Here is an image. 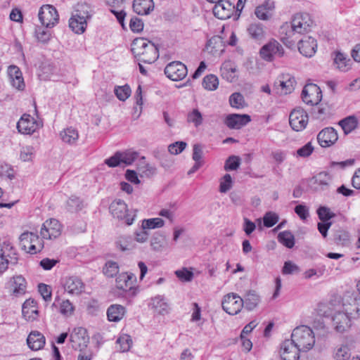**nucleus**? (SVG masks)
Instances as JSON below:
<instances>
[{
	"label": "nucleus",
	"instance_id": "obj_23",
	"mask_svg": "<svg viewBox=\"0 0 360 360\" xmlns=\"http://www.w3.org/2000/svg\"><path fill=\"white\" fill-rule=\"evenodd\" d=\"M22 314L27 321L36 320L39 316L37 302L32 299L25 300L22 307Z\"/></svg>",
	"mask_w": 360,
	"mask_h": 360
},
{
	"label": "nucleus",
	"instance_id": "obj_21",
	"mask_svg": "<svg viewBox=\"0 0 360 360\" xmlns=\"http://www.w3.org/2000/svg\"><path fill=\"white\" fill-rule=\"evenodd\" d=\"M9 288L12 294L15 297L22 295L26 292L27 282L22 276H16L11 278L9 281Z\"/></svg>",
	"mask_w": 360,
	"mask_h": 360
},
{
	"label": "nucleus",
	"instance_id": "obj_5",
	"mask_svg": "<svg viewBox=\"0 0 360 360\" xmlns=\"http://www.w3.org/2000/svg\"><path fill=\"white\" fill-rule=\"evenodd\" d=\"M244 306L243 299L238 294L230 292L223 297L221 307L230 315L238 314Z\"/></svg>",
	"mask_w": 360,
	"mask_h": 360
},
{
	"label": "nucleus",
	"instance_id": "obj_6",
	"mask_svg": "<svg viewBox=\"0 0 360 360\" xmlns=\"http://www.w3.org/2000/svg\"><path fill=\"white\" fill-rule=\"evenodd\" d=\"M20 244L21 248L30 254H35L40 252L44 248L42 241L39 236L32 232H24L20 236Z\"/></svg>",
	"mask_w": 360,
	"mask_h": 360
},
{
	"label": "nucleus",
	"instance_id": "obj_33",
	"mask_svg": "<svg viewBox=\"0 0 360 360\" xmlns=\"http://www.w3.org/2000/svg\"><path fill=\"white\" fill-rule=\"evenodd\" d=\"M152 309L155 310V312L160 314H165L169 311V304L165 300L164 297L161 295H158L151 299V302L150 303Z\"/></svg>",
	"mask_w": 360,
	"mask_h": 360
},
{
	"label": "nucleus",
	"instance_id": "obj_63",
	"mask_svg": "<svg viewBox=\"0 0 360 360\" xmlns=\"http://www.w3.org/2000/svg\"><path fill=\"white\" fill-rule=\"evenodd\" d=\"M314 151V147L312 146L311 142L306 143L304 146L299 148L296 153L297 155L301 158H307L309 157Z\"/></svg>",
	"mask_w": 360,
	"mask_h": 360
},
{
	"label": "nucleus",
	"instance_id": "obj_54",
	"mask_svg": "<svg viewBox=\"0 0 360 360\" xmlns=\"http://www.w3.org/2000/svg\"><path fill=\"white\" fill-rule=\"evenodd\" d=\"M114 91L117 98L122 101L127 99L131 94V89L128 85L117 86Z\"/></svg>",
	"mask_w": 360,
	"mask_h": 360
},
{
	"label": "nucleus",
	"instance_id": "obj_12",
	"mask_svg": "<svg viewBox=\"0 0 360 360\" xmlns=\"http://www.w3.org/2000/svg\"><path fill=\"white\" fill-rule=\"evenodd\" d=\"M89 338L87 331L82 327L76 328L70 336V340L72 343V348L82 351L86 347Z\"/></svg>",
	"mask_w": 360,
	"mask_h": 360
},
{
	"label": "nucleus",
	"instance_id": "obj_30",
	"mask_svg": "<svg viewBox=\"0 0 360 360\" xmlns=\"http://www.w3.org/2000/svg\"><path fill=\"white\" fill-rule=\"evenodd\" d=\"M220 72L222 78L228 82H233L236 80V68L231 61H225L220 68Z\"/></svg>",
	"mask_w": 360,
	"mask_h": 360
},
{
	"label": "nucleus",
	"instance_id": "obj_25",
	"mask_svg": "<svg viewBox=\"0 0 360 360\" xmlns=\"http://www.w3.org/2000/svg\"><path fill=\"white\" fill-rule=\"evenodd\" d=\"M334 55L333 60L337 69L345 72L352 68L353 62L347 54L340 51H335Z\"/></svg>",
	"mask_w": 360,
	"mask_h": 360
},
{
	"label": "nucleus",
	"instance_id": "obj_52",
	"mask_svg": "<svg viewBox=\"0 0 360 360\" xmlns=\"http://www.w3.org/2000/svg\"><path fill=\"white\" fill-rule=\"evenodd\" d=\"M334 241L338 245H347L349 241V236L347 231L339 230L334 234Z\"/></svg>",
	"mask_w": 360,
	"mask_h": 360
},
{
	"label": "nucleus",
	"instance_id": "obj_55",
	"mask_svg": "<svg viewBox=\"0 0 360 360\" xmlns=\"http://www.w3.org/2000/svg\"><path fill=\"white\" fill-rule=\"evenodd\" d=\"M35 37L37 40L42 43H46L50 40L51 32L48 30H44L41 27H37L35 28Z\"/></svg>",
	"mask_w": 360,
	"mask_h": 360
},
{
	"label": "nucleus",
	"instance_id": "obj_14",
	"mask_svg": "<svg viewBox=\"0 0 360 360\" xmlns=\"http://www.w3.org/2000/svg\"><path fill=\"white\" fill-rule=\"evenodd\" d=\"M40 126V123L28 114H24L17 123L18 131L24 134H33Z\"/></svg>",
	"mask_w": 360,
	"mask_h": 360
},
{
	"label": "nucleus",
	"instance_id": "obj_49",
	"mask_svg": "<svg viewBox=\"0 0 360 360\" xmlns=\"http://www.w3.org/2000/svg\"><path fill=\"white\" fill-rule=\"evenodd\" d=\"M122 161L125 165H131L139 157V153L127 150L121 152Z\"/></svg>",
	"mask_w": 360,
	"mask_h": 360
},
{
	"label": "nucleus",
	"instance_id": "obj_19",
	"mask_svg": "<svg viewBox=\"0 0 360 360\" xmlns=\"http://www.w3.org/2000/svg\"><path fill=\"white\" fill-rule=\"evenodd\" d=\"M251 121L250 115L243 114H229L226 117L224 124L229 129H239Z\"/></svg>",
	"mask_w": 360,
	"mask_h": 360
},
{
	"label": "nucleus",
	"instance_id": "obj_41",
	"mask_svg": "<svg viewBox=\"0 0 360 360\" xmlns=\"http://www.w3.org/2000/svg\"><path fill=\"white\" fill-rule=\"evenodd\" d=\"M278 240L288 248H292L295 245V237L290 231H284L279 233Z\"/></svg>",
	"mask_w": 360,
	"mask_h": 360
},
{
	"label": "nucleus",
	"instance_id": "obj_4",
	"mask_svg": "<svg viewBox=\"0 0 360 360\" xmlns=\"http://www.w3.org/2000/svg\"><path fill=\"white\" fill-rule=\"evenodd\" d=\"M109 209L114 218L123 221L127 225L133 224L135 215L129 214L127 205L124 200H115L111 202Z\"/></svg>",
	"mask_w": 360,
	"mask_h": 360
},
{
	"label": "nucleus",
	"instance_id": "obj_47",
	"mask_svg": "<svg viewBox=\"0 0 360 360\" xmlns=\"http://www.w3.org/2000/svg\"><path fill=\"white\" fill-rule=\"evenodd\" d=\"M116 343L120 346L119 351L125 352L130 349L132 345V340L129 335L123 334L117 340Z\"/></svg>",
	"mask_w": 360,
	"mask_h": 360
},
{
	"label": "nucleus",
	"instance_id": "obj_51",
	"mask_svg": "<svg viewBox=\"0 0 360 360\" xmlns=\"http://www.w3.org/2000/svg\"><path fill=\"white\" fill-rule=\"evenodd\" d=\"M240 165V159L238 156L231 155L225 162L224 169L226 171L236 170Z\"/></svg>",
	"mask_w": 360,
	"mask_h": 360
},
{
	"label": "nucleus",
	"instance_id": "obj_16",
	"mask_svg": "<svg viewBox=\"0 0 360 360\" xmlns=\"http://www.w3.org/2000/svg\"><path fill=\"white\" fill-rule=\"evenodd\" d=\"M301 351L291 340H285L281 344L280 353L283 360H298Z\"/></svg>",
	"mask_w": 360,
	"mask_h": 360
},
{
	"label": "nucleus",
	"instance_id": "obj_39",
	"mask_svg": "<svg viewBox=\"0 0 360 360\" xmlns=\"http://www.w3.org/2000/svg\"><path fill=\"white\" fill-rule=\"evenodd\" d=\"M86 25L87 23L85 20H79L74 15L69 20V27L76 34H82L85 31Z\"/></svg>",
	"mask_w": 360,
	"mask_h": 360
},
{
	"label": "nucleus",
	"instance_id": "obj_38",
	"mask_svg": "<svg viewBox=\"0 0 360 360\" xmlns=\"http://www.w3.org/2000/svg\"><path fill=\"white\" fill-rule=\"evenodd\" d=\"M250 37L255 41H262L265 38L264 27L260 23H252L248 28Z\"/></svg>",
	"mask_w": 360,
	"mask_h": 360
},
{
	"label": "nucleus",
	"instance_id": "obj_48",
	"mask_svg": "<svg viewBox=\"0 0 360 360\" xmlns=\"http://www.w3.org/2000/svg\"><path fill=\"white\" fill-rule=\"evenodd\" d=\"M103 274L109 278H112L119 272L118 264L113 261H108L103 267Z\"/></svg>",
	"mask_w": 360,
	"mask_h": 360
},
{
	"label": "nucleus",
	"instance_id": "obj_36",
	"mask_svg": "<svg viewBox=\"0 0 360 360\" xmlns=\"http://www.w3.org/2000/svg\"><path fill=\"white\" fill-rule=\"evenodd\" d=\"M72 15L79 20H85L86 22L91 18V9L87 4H78L74 11Z\"/></svg>",
	"mask_w": 360,
	"mask_h": 360
},
{
	"label": "nucleus",
	"instance_id": "obj_20",
	"mask_svg": "<svg viewBox=\"0 0 360 360\" xmlns=\"http://www.w3.org/2000/svg\"><path fill=\"white\" fill-rule=\"evenodd\" d=\"M297 45L300 53L306 57H311L316 53L317 48L316 41L311 37L300 39Z\"/></svg>",
	"mask_w": 360,
	"mask_h": 360
},
{
	"label": "nucleus",
	"instance_id": "obj_32",
	"mask_svg": "<svg viewBox=\"0 0 360 360\" xmlns=\"http://www.w3.org/2000/svg\"><path fill=\"white\" fill-rule=\"evenodd\" d=\"M330 176L327 172H320L312 178L313 184H315L316 190L325 191L328 188Z\"/></svg>",
	"mask_w": 360,
	"mask_h": 360
},
{
	"label": "nucleus",
	"instance_id": "obj_34",
	"mask_svg": "<svg viewBox=\"0 0 360 360\" xmlns=\"http://www.w3.org/2000/svg\"><path fill=\"white\" fill-rule=\"evenodd\" d=\"M124 313V307L120 304H112L107 310L108 320L114 322L120 321L123 318Z\"/></svg>",
	"mask_w": 360,
	"mask_h": 360
},
{
	"label": "nucleus",
	"instance_id": "obj_57",
	"mask_svg": "<svg viewBox=\"0 0 360 360\" xmlns=\"http://www.w3.org/2000/svg\"><path fill=\"white\" fill-rule=\"evenodd\" d=\"M278 214L272 212H266L263 217L264 226L267 228L272 227L278 222Z\"/></svg>",
	"mask_w": 360,
	"mask_h": 360
},
{
	"label": "nucleus",
	"instance_id": "obj_40",
	"mask_svg": "<svg viewBox=\"0 0 360 360\" xmlns=\"http://www.w3.org/2000/svg\"><path fill=\"white\" fill-rule=\"evenodd\" d=\"M60 136L65 143L73 144L78 139L79 134L75 129L69 127L60 132Z\"/></svg>",
	"mask_w": 360,
	"mask_h": 360
},
{
	"label": "nucleus",
	"instance_id": "obj_42",
	"mask_svg": "<svg viewBox=\"0 0 360 360\" xmlns=\"http://www.w3.org/2000/svg\"><path fill=\"white\" fill-rule=\"evenodd\" d=\"M83 207L84 204L82 200L77 196L72 195L66 202V209L70 212H77Z\"/></svg>",
	"mask_w": 360,
	"mask_h": 360
},
{
	"label": "nucleus",
	"instance_id": "obj_53",
	"mask_svg": "<svg viewBox=\"0 0 360 360\" xmlns=\"http://www.w3.org/2000/svg\"><path fill=\"white\" fill-rule=\"evenodd\" d=\"M316 212L321 221H328L335 216V214L330 211V208L325 206L319 207Z\"/></svg>",
	"mask_w": 360,
	"mask_h": 360
},
{
	"label": "nucleus",
	"instance_id": "obj_7",
	"mask_svg": "<svg viewBox=\"0 0 360 360\" xmlns=\"http://www.w3.org/2000/svg\"><path fill=\"white\" fill-rule=\"evenodd\" d=\"M38 17L41 25L46 28L53 27L59 20V15L56 8L49 4L43 5L40 8Z\"/></svg>",
	"mask_w": 360,
	"mask_h": 360
},
{
	"label": "nucleus",
	"instance_id": "obj_11",
	"mask_svg": "<svg viewBox=\"0 0 360 360\" xmlns=\"http://www.w3.org/2000/svg\"><path fill=\"white\" fill-rule=\"evenodd\" d=\"M40 234L44 239H54L61 234V225L56 219L46 220L42 224Z\"/></svg>",
	"mask_w": 360,
	"mask_h": 360
},
{
	"label": "nucleus",
	"instance_id": "obj_60",
	"mask_svg": "<svg viewBox=\"0 0 360 360\" xmlns=\"http://www.w3.org/2000/svg\"><path fill=\"white\" fill-rule=\"evenodd\" d=\"M232 178L229 174H226L219 185V191L221 193H226L228 191H229L232 187Z\"/></svg>",
	"mask_w": 360,
	"mask_h": 360
},
{
	"label": "nucleus",
	"instance_id": "obj_62",
	"mask_svg": "<svg viewBox=\"0 0 360 360\" xmlns=\"http://www.w3.org/2000/svg\"><path fill=\"white\" fill-rule=\"evenodd\" d=\"M351 356L349 349L347 345H342L335 353L337 360H348Z\"/></svg>",
	"mask_w": 360,
	"mask_h": 360
},
{
	"label": "nucleus",
	"instance_id": "obj_15",
	"mask_svg": "<svg viewBox=\"0 0 360 360\" xmlns=\"http://www.w3.org/2000/svg\"><path fill=\"white\" fill-rule=\"evenodd\" d=\"M338 139L337 131L333 127H326L317 135V141L323 148L333 146Z\"/></svg>",
	"mask_w": 360,
	"mask_h": 360
},
{
	"label": "nucleus",
	"instance_id": "obj_31",
	"mask_svg": "<svg viewBox=\"0 0 360 360\" xmlns=\"http://www.w3.org/2000/svg\"><path fill=\"white\" fill-rule=\"evenodd\" d=\"M312 108L311 112V117L320 121H323L329 119L332 116L330 108L328 105H317Z\"/></svg>",
	"mask_w": 360,
	"mask_h": 360
},
{
	"label": "nucleus",
	"instance_id": "obj_64",
	"mask_svg": "<svg viewBox=\"0 0 360 360\" xmlns=\"http://www.w3.org/2000/svg\"><path fill=\"white\" fill-rule=\"evenodd\" d=\"M300 271V268L297 265L292 263L291 261H287L284 263L282 273L283 274H292L295 273H298Z\"/></svg>",
	"mask_w": 360,
	"mask_h": 360
},
{
	"label": "nucleus",
	"instance_id": "obj_27",
	"mask_svg": "<svg viewBox=\"0 0 360 360\" xmlns=\"http://www.w3.org/2000/svg\"><path fill=\"white\" fill-rule=\"evenodd\" d=\"M295 77L290 75H283L280 79L275 82V86L281 87V93L283 94H290L295 89Z\"/></svg>",
	"mask_w": 360,
	"mask_h": 360
},
{
	"label": "nucleus",
	"instance_id": "obj_50",
	"mask_svg": "<svg viewBox=\"0 0 360 360\" xmlns=\"http://www.w3.org/2000/svg\"><path fill=\"white\" fill-rule=\"evenodd\" d=\"M229 103L233 108H241L245 104L244 97L240 93L235 92L230 96Z\"/></svg>",
	"mask_w": 360,
	"mask_h": 360
},
{
	"label": "nucleus",
	"instance_id": "obj_2",
	"mask_svg": "<svg viewBox=\"0 0 360 360\" xmlns=\"http://www.w3.org/2000/svg\"><path fill=\"white\" fill-rule=\"evenodd\" d=\"M134 57L141 62L151 64L157 60L159 51L157 46L144 38H136L131 44Z\"/></svg>",
	"mask_w": 360,
	"mask_h": 360
},
{
	"label": "nucleus",
	"instance_id": "obj_56",
	"mask_svg": "<svg viewBox=\"0 0 360 360\" xmlns=\"http://www.w3.org/2000/svg\"><path fill=\"white\" fill-rule=\"evenodd\" d=\"M75 310V307L69 300H63L60 303V313L65 316H70Z\"/></svg>",
	"mask_w": 360,
	"mask_h": 360
},
{
	"label": "nucleus",
	"instance_id": "obj_8",
	"mask_svg": "<svg viewBox=\"0 0 360 360\" xmlns=\"http://www.w3.org/2000/svg\"><path fill=\"white\" fill-rule=\"evenodd\" d=\"M259 54L262 59L271 62L276 57H282L284 50L278 41L271 39L260 49Z\"/></svg>",
	"mask_w": 360,
	"mask_h": 360
},
{
	"label": "nucleus",
	"instance_id": "obj_58",
	"mask_svg": "<svg viewBox=\"0 0 360 360\" xmlns=\"http://www.w3.org/2000/svg\"><path fill=\"white\" fill-rule=\"evenodd\" d=\"M187 120L188 122L193 123L195 127H198L202 123V117L198 110L193 109L192 112L188 113Z\"/></svg>",
	"mask_w": 360,
	"mask_h": 360
},
{
	"label": "nucleus",
	"instance_id": "obj_45",
	"mask_svg": "<svg viewBox=\"0 0 360 360\" xmlns=\"http://www.w3.org/2000/svg\"><path fill=\"white\" fill-rule=\"evenodd\" d=\"M166 245L165 238L163 235L155 233L151 238L150 246L155 251H162Z\"/></svg>",
	"mask_w": 360,
	"mask_h": 360
},
{
	"label": "nucleus",
	"instance_id": "obj_35",
	"mask_svg": "<svg viewBox=\"0 0 360 360\" xmlns=\"http://www.w3.org/2000/svg\"><path fill=\"white\" fill-rule=\"evenodd\" d=\"M243 302L245 308L248 311L255 309L260 302L259 296L254 290H250L244 296Z\"/></svg>",
	"mask_w": 360,
	"mask_h": 360
},
{
	"label": "nucleus",
	"instance_id": "obj_24",
	"mask_svg": "<svg viewBox=\"0 0 360 360\" xmlns=\"http://www.w3.org/2000/svg\"><path fill=\"white\" fill-rule=\"evenodd\" d=\"M45 343V337L37 330L32 331L27 338V344L32 350L37 351L42 349Z\"/></svg>",
	"mask_w": 360,
	"mask_h": 360
},
{
	"label": "nucleus",
	"instance_id": "obj_37",
	"mask_svg": "<svg viewBox=\"0 0 360 360\" xmlns=\"http://www.w3.org/2000/svg\"><path fill=\"white\" fill-rule=\"evenodd\" d=\"M180 65L179 61L169 63L165 68V74L169 79L175 82L180 80Z\"/></svg>",
	"mask_w": 360,
	"mask_h": 360
},
{
	"label": "nucleus",
	"instance_id": "obj_1",
	"mask_svg": "<svg viewBox=\"0 0 360 360\" xmlns=\"http://www.w3.org/2000/svg\"><path fill=\"white\" fill-rule=\"evenodd\" d=\"M313 24L309 13H296L290 22H286L280 28L281 39L287 46H293L298 39L297 35L307 33Z\"/></svg>",
	"mask_w": 360,
	"mask_h": 360
},
{
	"label": "nucleus",
	"instance_id": "obj_9",
	"mask_svg": "<svg viewBox=\"0 0 360 360\" xmlns=\"http://www.w3.org/2000/svg\"><path fill=\"white\" fill-rule=\"evenodd\" d=\"M308 115L300 107L292 110L289 116V122L292 129L296 131L304 129L308 124Z\"/></svg>",
	"mask_w": 360,
	"mask_h": 360
},
{
	"label": "nucleus",
	"instance_id": "obj_59",
	"mask_svg": "<svg viewBox=\"0 0 360 360\" xmlns=\"http://www.w3.org/2000/svg\"><path fill=\"white\" fill-rule=\"evenodd\" d=\"M116 245L122 251L130 250L133 248L131 244V238L129 236H121L117 241Z\"/></svg>",
	"mask_w": 360,
	"mask_h": 360
},
{
	"label": "nucleus",
	"instance_id": "obj_43",
	"mask_svg": "<svg viewBox=\"0 0 360 360\" xmlns=\"http://www.w3.org/2000/svg\"><path fill=\"white\" fill-rule=\"evenodd\" d=\"M339 124L341 126L345 134H348L357 127V120L354 116H349L341 121Z\"/></svg>",
	"mask_w": 360,
	"mask_h": 360
},
{
	"label": "nucleus",
	"instance_id": "obj_29",
	"mask_svg": "<svg viewBox=\"0 0 360 360\" xmlns=\"http://www.w3.org/2000/svg\"><path fill=\"white\" fill-rule=\"evenodd\" d=\"M222 43L223 41L220 37L214 36L207 42L205 49L213 56L220 54L224 51Z\"/></svg>",
	"mask_w": 360,
	"mask_h": 360
},
{
	"label": "nucleus",
	"instance_id": "obj_44",
	"mask_svg": "<svg viewBox=\"0 0 360 360\" xmlns=\"http://www.w3.org/2000/svg\"><path fill=\"white\" fill-rule=\"evenodd\" d=\"M219 86L218 77L212 74L208 75L203 78L202 86L208 91H214Z\"/></svg>",
	"mask_w": 360,
	"mask_h": 360
},
{
	"label": "nucleus",
	"instance_id": "obj_61",
	"mask_svg": "<svg viewBox=\"0 0 360 360\" xmlns=\"http://www.w3.org/2000/svg\"><path fill=\"white\" fill-rule=\"evenodd\" d=\"M105 163L110 167L120 166L122 163L121 151H117L112 156L105 159Z\"/></svg>",
	"mask_w": 360,
	"mask_h": 360
},
{
	"label": "nucleus",
	"instance_id": "obj_3",
	"mask_svg": "<svg viewBox=\"0 0 360 360\" xmlns=\"http://www.w3.org/2000/svg\"><path fill=\"white\" fill-rule=\"evenodd\" d=\"M290 340L302 352L311 349L315 343L312 330L306 326L295 328L292 333Z\"/></svg>",
	"mask_w": 360,
	"mask_h": 360
},
{
	"label": "nucleus",
	"instance_id": "obj_22",
	"mask_svg": "<svg viewBox=\"0 0 360 360\" xmlns=\"http://www.w3.org/2000/svg\"><path fill=\"white\" fill-rule=\"evenodd\" d=\"M136 279L135 275L131 273H122L116 278V286L118 289L124 291L131 290Z\"/></svg>",
	"mask_w": 360,
	"mask_h": 360
},
{
	"label": "nucleus",
	"instance_id": "obj_46",
	"mask_svg": "<svg viewBox=\"0 0 360 360\" xmlns=\"http://www.w3.org/2000/svg\"><path fill=\"white\" fill-rule=\"evenodd\" d=\"M165 221L161 218H151L148 219H143L142 221L141 227L143 229H154L157 228H161L164 226Z\"/></svg>",
	"mask_w": 360,
	"mask_h": 360
},
{
	"label": "nucleus",
	"instance_id": "obj_26",
	"mask_svg": "<svg viewBox=\"0 0 360 360\" xmlns=\"http://www.w3.org/2000/svg\"><path fill=\"white\" fill-rule=\"evenodd\" d=\"M274 8V2L266 0L262 4L256 7L255 13L259 19L266 20L271 18Z\"/></svg>",
	"mask_w": 360,
	"mask_h": 360
},
{
	"label": "nucleus",
	"instance_id": "obj_18",
	"mask_svg": "<svg viewBox=\"0 0 360 360\" xmlns=\"http://www.w3.org/2000/svg\"><path fill=\"white\" fill-rule=\"evenodd\" d=\"M213 8V13L215 17L221 20H226L231 18L235 6L229 1H222L215 2Z\"/></svg>",
	"mask_w": 360,
	"mask_h": 360
},
{
	"label": "nucleus",
	"instance_id": "obj_10",
	"mask_svg": "<svg viewBox=\"0 0 360 360\" xmlns=\"http://www.w3.org/2000/svg\"><path fill=\"white\" fill-rule=\"evenodd\" d=\"M302 99L308 105H318L322 99L321 89L314 84H306L302 91Z\"/></svg>",
	"mask_w": 360,
	"mask_h": 360
},
{
	"label": "nucleus",
	"instance_id": "obj_28",
	"mask_svg": "<svg viewBox=\"0 0 360 360\" xmlns=\"http://www.w3.org/2000/svg\"><path fill=\"white\" fill-rule=\"evenodd\" d=\"M133 8L138 15H148L154 9L153 0H134Z\"/></svg>",
	"mask_w": 360,
	"mask_h": 360
},
{
	"label": "nucleus",
	"instance_id": "obj_17",
	"mask_svg": "<svg viewBox=\"0 0 360 360\" xmlns=\"http://www.w3.org/2000/svg\"><path fill=\"white\" fill-rule=\"evenodd\" d=\"M332 321L335 330L340 333L347 331L352 326L350 317L342 311L335 312L332 316Z\"/></svg>",
	"mask_w": 360,
	"mask_h": 360
},
{
	"label": "nucleus",
	"instance_id": "obj_13",
	"mask_svg": "<svg viewBox=\"0 0 360 360\" xmlns=\"http://www.w3.org/2000/svg\"><path fill=\"white\" fill-rule=\"evenodd\" d=\"M62 284L65 291L72 295H79L85 289V284L77 276L66 277L63 279Z\"/></svg>",
	"mask_w": 360,
	"mask_h": 360
}]
</instances>
